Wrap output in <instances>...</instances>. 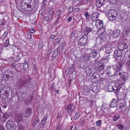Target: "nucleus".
Listing matches in <instances>:
<instances>
[{
	"label": "nucleus",
	"mask_w": 130,
	"mask_h": 130,
	"mask_svg": "<svg viewBox=\"0 0 130 130\" xmlns=\"http://www.w3.org/2000/svg\"><path fill=\"white\" fill-rule=\"evenodd\" d=\"M113 66L114 70H116V71H117L116 72V76L119 77L120 78L118 79L119 80H121L122 82L123 83L125 82L127 78L126 76L122 75V73L119 71V70H122L123 67L121 66V65H120L118 62L116 63L114 65H113Z\"/></svg>",
	"instance_id": "nucleus-1"
},
{
	"label": "nucleus",
	"mask_w": 130,
	"mask_h": 130,
	"mask_svg": "<svg viewBox=\"0 0 130 130\" xmlns=\"http://www.w3.org/2000/svg\"><path fill=\"white\" fill-rule=\"evenodd\" d=\"M34 0H23L21 3L22 9L26 11H29L35 5Z\"/></svg>",
	"instance_id": "nucleus-2"
},
{
	"label": "nucleus",
	"mask_w": 130,
	"mask_h": 130,
	"mask_svg": "<svg viewBox=\"0 0 130 130\" xmlns=\"http://www.w3.org/2000/svg\"><path fill=\"white\" fill-rule=\"evenodd\" d=\"M12 90L8 87H3L1 90L0 95L3 99H6L7 95L8 97L9 95L12 96Z\"/></svg>",
	"instance_id": "nucleus-3"
},
{
	"label": "nucleus",
	"mask_w": 130,
	"mask_h": 130,
	"mask_svg": "<svg viewBox=\"0 0 130 130\" xmlns=\"http://www.w3.org/2000/svg\"><path fill=\"white\" fill-rule=\"evenodd\" d=\"M21 53L16 52H14L12 55V56L8 58L7 59L8 62H18L22 58L20 56Z\"/></svg>",
	"instance_id": "nucleus-4"
},
{
	"label": "nucleus",
	"mask_w": 130,
	"mask_h": 130,
	"mask_svg": "<svg viewBox=\"0 0 130 130\" xmlns=\"http://www.w3.org/2000/svg\"><path fill=\"white\" fill-rule=\"evenodd\" d=\"M6 127L7 130H15L17 126L14 122L12 120H9L7 122Z\"/></svg>",
	"instance_id": "nucleus-5"
},
{
	"label": "nucleus",
	"mask_w": 130,
	"mask_h": 130,
	"mask_svg": "<svg viewBox=\"0 0 130 130\" xmlns=\"http://www.w3.org/2000/svg\"><path fill=\"white\" fill-rule=\"evenodd\" d=\"M12 72L10 70H6L4 73L3 78L6 81L11 79L12 78Z\"/></svg>",
	"instance_id": "nucleus-6"
},
{
	"label": "nucleus",
	"mask_w": 130,
	"mask_h": 130,
	"mask_svg": "<svg viewBox=\"0 0 130 130\" xmlns=\"http://www.w3.org/2000/svg\"><path fill=\"white\" fill-rule=\"evenodd\" d=\"M118 15L117 12L114 9L110 10L108 13V19L111 21H113L115 19Z\"/></svg>",
	"instance_id": "nucleus-7"
},
{
	"label": "nucleus",
	"mask_w": 130,
	"mask_h": 130,
	"mask_svg": "<svg viewBox=\"0 0 130 130\" xmlns=\"http://www.w3.org/2000/svg\"><path fill=\"white\" fill-rule=\"evenodd\" d=\"M107 69H106V70L107 73V74L108 76L109 77H111L113 76L115 74L113 73V72H114V69H113V65H111V64L110 65H107Z\"/></svg>",
	"instance_id": "nucleus-8"
},
{
	"label": "nucleus",
	"mask_w": 130,
	"mask_h": 130,
	"mask_svg": "<svg viewBox=\"0 0 130 130\" xmlns=\"http://www.w3.org/2000/svg\"><path fill=\"white\" fill-rule=\"evenodd\" d=\"M87 38L86 36H83L78 40V44L82 46H85L87 43Z\"/></svg>",
	"instance_id": "nucleus-9"
},
{
	"label": "nucleus",
	"mask_w": 130,
	"mask_h": 130,
	"mask_svg": "<svg viewBox=\"0 0 130 130\" xmlns=\"http://www.w3.org/2000/svg\"><path fill=\"white\" fill-rule=\"evenodd\" d=\"M15 119L18 123L23 120V117L22 112L20 111L16 112Z\"/></svg>",
	"instance_id": "nucleus-10"
},
{
	"label": "nucleus",
	"mask_w": 130,
	"mask_h": 130,
	"mask_svg": "<svg viewBox=\"0 0 130 130\" xmlns=\"http://www.w3.org/2000/svg\"><path fill=\"white\" fill-rule=\"evenodd\" d=\"M94 65V68L97 71H102L104 69L103 65L100 62H97Z\"/></svg>",
	"instance_id": "nucleus-11"
},
{
	"label": "nucleus",
	"mask_w": 130,
	"mask_h": 130,
	"mask_svg": "<svg viewBox=\"0 0 130 130\" xmlns=\"http://www.w3.org/2000/svg\"><path fill=\"white\" fill-rule=\"evenodd\" d=\"M114 57L116 60H119L120 59L122 56V53L120 50H117L115 51L114 53Z\"/></svg>",
	"instance_id": "nucleus-12"
},
{
	"label": "nucleus",
	"mask_w": 130,
	"mask_h": 130,
	"mask_svg": "<svg viewBox=\"0 0 130 130\" xmlns=\"http://www.w3.org/2000/svg\"><path fill=\"white\" fill-rule=\"evenodd\" d=\"M128 45L125 43L121 42L119 43L118 47L119 50L123 51L128 48Z\"/></svg>",
	"instance_id": "nucleus-13"
},
{
	"label": "nucleus",
	"mask_w": 130,
	"mask_h": 130,
	"mask_svg": "<svg viewBox=\"0 0 130 130\" xmlns=\"http://www.w3.org/2000/svg\"><path fill=\"white\" fill-rule=\"evenodd\" d=\"M32 109L31 108H27L23 113V115L25 117H30L31 115Z\"/></svg>",
	"instance_id": "nucleus-14"
},
{
	"label": "nucleus",
	"mask_w": 130,
	"mask_h": 130,
	"mask_svg": "<svg viewBox=\"0 0 130 130\" xmlns=\"http://www.w3.org/2000/svg\"><path fill=\"white\" fill-rule=\"evenodd\" d=\"M95 25L98 29L103 27V22L101 20L97 19L95 22Z\"/></svg>",
	"instance_id": "nucleus-15"
},
{
	"label": "nucleus",
	"mask_w": 130,
	"mask_h": 130,
	"mask_svg": "<svg viewBox=\"0 0 130 130\" xmlns=\"http://www.w3.org/2000/svg\"><path fill=\"white\" fill-rule=\"evenodd\" d=\"M99 13L98 12H95L94 13L91 15V20L92 22L93 23L97 20V19L99 16Z\"/></svg>",
	"instance_id": "nucleus-16"
},
{
	"label": "nucleus",
	"mask_w": 130,
	"mask_h": 130,
	"mask_svg": "<svg viewBox=\"0 0 130 130\" xmlns=\"http://www.w3.org/2000/svg\"><path fill=\"white\" fill-rule=\"evenodd\" d=\"M120 30L119 29H116L112 33V35L113 38H117L120 36Z\"/></svg>",
	"instance_id": "nucleus-17"
},
{
	"label": "nucleus",
	"mask_w": 130,
	"mask_h": 130,
	"mask_svg": "<svg viewBox=\"0 0 130 130\" xmlns=\"http://www.w3.org/2000/svg\"><path fill=\"white\" fill-rule=\"evenodd\" d=\"M95 5L96 7L98 8L101 7V10L103 12H105L106 11V8H104V6L102 5L101 3L98 0L96 2Z\"/></svg>",
	"instance_id": "nucleus-18"
},
{
	"label": "nucleus",
	"mask_w": 130,
	"mask_h": 130,
	"mask_svg": "<svg viewBox=\"0 0 130 130\" xmlns=\"http://www.w3.org/2000/svg\"><path fill=\"white\" fill-rule=\"evenodd\" d=\"M119 102L117 100L115 99H113L110 105V107H115L118 105Z\"/></svg>",
	"instance_id": "nucleus-19"
},
{
	"label": "nucleus",
	"mask_w": 130,
	"mask_h": 130,
	"mask_svg": "<svg viewBox=\"0 0 130 130\" xmlns=\"http://www.w3.org/2000/svg\"><path fill=\"white\" fill-rule=\"evenodd\" d=\"M115 92L116 93V94L117 95L118 99L119 101L123 100L124 98V93L120 92L119 90H118V91Z\"/></svg>",
	"instance_id": "nucleus-20"
},
{
	"label": "nucleus",
	"mask_w": 130,
	"mask_h": 130,
	"mask_svg": "<svg viewBox=\"0 0 130 130\" xmlns=\"http://www.w3.org/2000/svg\"><path fill=\"white\" fill-rule=\"evenodd\" d=\"M24 85V80L22 79L18 80L16 84L18 89L21 88Z\"/></svg>",
	"instance_id": "nucleus-21"
},
{
	"label": "nucleus",
	"mask_w": 130,
	"mask_h": 130,
	"mask_svg": "<svg viewBox=\"0 0 130 130\" xmlns=\"http://www.w3.org/2000/svg\"><path fill=\"white\" fill-rule=\"evenodd\" d=\"M92 30V28L91 27H86L84 30V33L85 35H87L88 34L91 32Z\"/></svg>",
	"instance_id": "nucleus-22"
},
{
	"label": "nucleus",
	"mask_w": 130,
	"mask_h": 130,
	"mask_svg": "<svg viewBox=\"0 0 130 130\" xmlns=\"http://www.w3.org/2000/svg\"><path fill=\"white\" fill-rule=\"evenodd\" d=\"M58 55V51L57 50H55L53 52L52 54L51 60L53 61L57 57Z\"/></svg>",
	"instance_id": "nucleus-23"
},
{
	"label": "nucleus",
	"mask_w": 130,
	"mask_h": 130,
	"mask_svg": "<svg viewBox=\"0 0 130 130\" xmlns=\"http://www.w3.org/2000/svg\"><path fill=\"white\" fill-rule=\"evenodd\" d=\"M47 115H45L44 117L41 122V123L42 124L41 125L43 128L45 125V124L47 120Z\"/></svg>",
	"instance_id": "nucleus-24"
},
{
	"label": "nucleus",
	"mask_w": 130,
	"mask_h": 130,
	"mask_svg": "<svg viewBox=\"0 0 130 130\" xmlns=\"http://www.w3.org/2000/svg\"><path fill=\"white\" fill-rule=\"evenodd\" d=\"M106 65L111 64L112 61L110 55L107 56L106 57Z\"/></svg>",
	"instance_id": "nucleus-25"
},
{
	"label": "nucleus",
	"mask_w": 130,
	"mask_h": 130,
	"mask_svg": "<svg viewBox=\"0 0 130 130\" xmlns=\"http://www.w3.org/2000/svg\"><path fill=\"white\" fill-rule=\"evenodd\" d=\"M23 68L24 71L25 72L27 71L28 70V64L26 61H25L24 63H23Z\"/></svg>",
	"instance_id": "nucleus-26"
},
{
	"label": "nucleus",
	"mask_w": 130,
	"mask_h": 130,
	"mask_svg": "<svg viewBox=\"0 0 130 130\" xmlns=\"http://www.w3.org/2000/svg\"><path fill=\"white\" fill-rule=\"evenodd\" d=\"M67 111L68 113H72L73 111L74 108L73 107L72 104H70L67 108Z\"/></svg>",
	"instance_id": "nucleus-27"
},
{
	"label": "nucleus",
	"mask_w": 130,
	"mask_h": 130,
	"mask_svg": "<svg viewBox=\"0 0 130 130\" xmlns=\"http://www.w3.org/2000/svg\"><path fill=\"white\" fill-rule=\"evenodd\" d=\"M126 106V103H124L123 104H121L119 107L120 109L123 111H125L127 109Z\"/></svg>",
	"instance_id": "nucleus-28"
},
{
	"label": "nucleus",
	"mask_w": 130,
	"mask_h": 130,
	"mask_svg": "<svg viewBox=\"0 0 130 130\" xmlns=\"http://www.w3.org/2000/svg\"><path fill=\"white\" fill-rule=\"evenodd\" d=\"M111 44H109V47H106V53L109 54L112 52V49L111 47Z\"/></svg>",
	"instance_id": "nucleus-29"
},
{
	"label": "nucleus",
	"mask_w": 130,
	"mask_h": 130,
	"mask_svg": "<svg viewBox=\"0 0 130 130\" xmlns=\"http://www.w3.org/2000/svg\"><path fill=\"white\" fill-rule=\"evenodd\" d=\"M89 56L88 54H85L83 56V59L86 61H88L90 60Z\"/></svg>",
	"instance_id": "nucleus-30"
},
{
	"label": "nucleus",
	"mask_w": 130,
	"mask_h": 130,
	"mask_svg": "<svg viewBox=\"0 0 130 130\" xmlns=\"http://www.w3.org/2000/svg\"><path fill=\"white\" fill-rule=\"evenodd\" d=\"M73 8L72 7L70 6L67 10V15H69L71 14L73 12Z\"/></svg>",
	"instance_id": "nucleus-31"
},
{
	"label": "nucleus",
	"mask_w": 130,
	"mask_h": 130,
	"mask_svg": "<svg viewBox=\"0 0 130 130\" xmlns=\"http://www.w3.org/2000/svg\"><path fill=\"white\" fill-rule=\"evenodd\" d=\"M34 97L33 94H31V96L28 97L27 98V102L28 103L31 102L32 100L34 99Z\"/></svg>",
	"instance_id": "nucleus-32"
},
{
	"label": "nucleus",
	"mask_w": 130,
	"mask_h": 130,
	"mask_svg": "<svg viewBox=\"0 0 130 130\" xmlns=\"http://www.w3.org/2000/svg\"><path fill=\"white\" fill-rule=\"evenodd\" d=\"M108 89L110 91H113L115 90L113 87L112 86V84H110L108 86Z\"/></svg>",
	"instance_id": "nucleus-33"
},
{
	"label": "nucleus",
	"mask_w": 130,
	"mask_h": 130,
	"mask_svg": "<svg viewBox=\"0 0 130 130\" xmlns=\"http://www.w3.org/2000/svg\"><path fill=\"white\" fill-rule=\"evenodd\" d=\"M52 18L49 15L44 16L43 18V20L44 21H48L52 19Z\"/></svg>",
	"instance_id": "nucleus-34"
},
{
	"label": "nucleus",
	"mask_w": 130,
	"mask_h": 130,
	"mask_svg": "<svg viewBox=\"0 0 130 130\" xmlns=\"http://www.w3.org/2000/svg\"><path fill=\"white\" fill-rule=\"evenodd\" d=\"M100 43H103L105 42L106 41V36H102L100 38Z\"/></svg>",
	"instance_id": "nucleus-35"
},
{
	"label": "nucleus",
	"mask_w": 130,
	"mask_h": 130,
	"mask_svg": "<svg viewBox=\"0 0 130 130\" xmlns=\"http://www.w3.org/2000/svg\"><path fill=\"white\" fill-rule=\"evenodd\" d=\"M97 54V52L95 50H92L90 53V55L92 56L95 57Z\"/></svg>",
	"instance_id": "nucleus-36"
},
{
	"label": "nucleus",
	"mask_w": 130,
	"mask_h": 130,
	"mask_svg": "<svg viewBox=\"0 0 130 130\" xmlns=\"http://www.w3.org/2000/svg\"><path fill=\"white\" fill-rule=\"evenodd\" d=\"M120 116L119 115H116L114 116L113 118V120L116 121L120 118Z\"/></svg>",
	"instance_id": "nucleus-37"
},
{
	"label": "nucleus",
	"mask_w": 130,
	"mask_h": 130,
	"mask_svg": "<svg viewBox=\"0 0 130 130\" xmlns=\"http://www.w3.org/2000/svg\"><path fill=\"white\" fill-rule=\"evenodd\" d=\"M17 130H25V126L22 125H20L18 127Z\"/></svg>",
	"instance_id": "nucleus-38"
},
{
	"label": "nucleus",
	"mask_w": 130,
	"mask_h": 130,
	"mask_svg": "<svg viewBox=\"0 0 130 130\" xmlns=\"http://www.w3.org/2000/svg\"><path fill=\"white\" fill-rule=\"evenodd\" d=\"M39 119L38 116H37L36 117L35 119L34 120V122H33V125L34 126L38 122H39Z\"/></svg>",
	"instance_id": "nucleus-39"
},
{
	"label": "nucleus",
	"mask_w": 130,
	"mask_h": 130,
	"mask_svg": "<svg viewBox=\"0 0 130 130\" xmlns=\"http://www.w3.org/2000/svg\"><path fill=\"white\" fill-rule=\"evenodd\" d=\"M84 14L86 19L87 20H89L90 16V14H89L88 13L87 11H86L84 12Z\"/></svg>",
	"instance_id": "nucleus-40"
},
{
	"label": "nucleus",
	"mask_w": 130,
	"mask_h": 130,
	"mask_svg": "<svg viewBox=\"0 0 130 130\" xmlns=\"http://www.w3.org/2000/svg\"><path fill=\"white\" fill-rule=\"evenodd\" d=\"M112 33V31L108 29L106 31V35L108 36V38L109 39V38H110V37L111 36V33Z\"/></svg>",
	"instance_id": "nucleus-41"
},
{
	"label": "nucleus",
	"mask_w": 130,
	"mask_h": 130,
	"mask_svg": "<svg viewBox=\"0 0 130 130\" xmlns=\"http://www.w3.org/2000/svg\"><path fill=\"white\" fill-rule=\"evenodd\" d=\"M56 15L57 16L62 15V11L61 10L58 9L57 10L56 12Z\"/></svg>",
	"instance_id": "nucleus-42"
},
{
	"label": "nucleus",
	"mask_w": 130,
	"mask_h": 130,
	"mask_svg": "<svg viewBox=\"0 0 130 130\" xmlns=\"http://www.w3.org/2000/svg\"><path fill=\"white\" fill-rule=\"evenodd\" d=\"M57 16L58 17L55 20V22L56 23H58V22L61 19V20L62 19V15H60L59 16Z\"/></svg>",
	"instance_id": "nucleus-43"
},
{
	"label": "nucleus",
	"mask_w": 130,
	"mask_h": 130,
	"mask_svg": "<svg viewBox=\"0 0 130 130\" xmlns=\"http://www.w3.org/2000/svg\"><path fill=\"white\" fill-rule=\"evenodd\" d=\"M79 113L78 112H76L74 117V120H77L79 118Z\"/></svg>",
	"instance_id": "nucleus-44"
},
{
	"label": "nucleus",
	"mask_w": 130,
	"mask_h": 130,
	"mask_svg": "<svg viewBox=\"0 0 130 130\" xmlns=\"http://www.w3.org/2000/svg\"><path fill=\"white\" fill-rule=\"evenodd\" d=\"M9 45V40L8 39H7L5 41V43H4L3 47H6L8 46Z\"/></svg>",
	"instance_id": "nucleus-45"
},
{
	"label": "nucleus",
	"mask_w": 130,
	"mask_h": 130,
	"mask_svg": "<svg viewBox=\"0 0 130 130\" xmlns=\"http://www.w3.org/2000/svg\"><path fill=\"white\" fill-rule=\"evenodd\" d=\"M98 29L99 30V32L100 31V34L101 35L104 33L105 31V28H104L103 27L100 28Z\"/></svg>",
	"instance_id": "nucleus-46"
},
{
	"label": "nucleus",
	"mask_w": 130,
	"mask_h": 130,
	"mask_svg": "<svg viewBox=\"0 0 130 130\" xmlns=\"http://www.w3.org/2000/svg\"><path fill=\"white\" fill-rule=\"evenodd\" d=\"M86 72H87L88 74L90 75L91 74L93 73V71L90 68H89L87 70Z\"/></svg>",
	"instance_id": "nucleus-47"
},
{
	"label": "nucleus",
	"mask_w": 130,
	"mask_h": 130,
	"mask_svg": "<svg viewBox=\"0 0 130 130\" xmlns=\"http://www.w3.org/2000/svg\"><path fill=\"white\" fill-rule=\"evenodd\" d=\"M54 83L53 82L52 83L50 88V90H51L52 91H53L54 90Z\"/></svg>",
	"instance_id": "nucleus-48"
},
{
	"label": "nucleus",
	"mask_w": 130,
	"mask_h": 130,
	"mask_svg": "<svg viewBox=\"0 0 130 130\" xmlns=\"http://www.w3.org/2000/svg\"><path fill=\"white\" fill-rule=\"evenodd\" d=\"M48 13L50 15L49 16L52 18L54 13V11L52 10H50L48 11Z\"/></svg>",
	"instance_id": "nucleus-49"
},
{
	"label": "nucleus",
	"mask_w": 130,
	"mask_h": 130,
	"mask_svg": "<svg viewBox=\"0 0 130 130\" xmlns=\"http://www.w3.org/2000/svg\"><path fill=\"white\" fill-rule=\"evenodd\" d=\"M9 117V115L6 113H5L3 114V118H4V119H5V120L7 119Z\"/></svg>",
	"instance_id": "nucleus-50"
},
{
	"label": "nucleus",
	"mask_w": 130,
	"mask_h": 130,
	"mask_svg": "<svg viewBox=\"0 0 130 130\" xmlns=\"http://www.w3.org/2000/svg\"><path fill=\"white\" fill-rule=\"evenodd\" d=\"M38 46V48L39 49H41L44 46V45L41 42L39 43Z\"/></svg>",
	"instance_id": "nucleus-51"
},
{
	"label": "nucleus",
	"mask_w": 130,
	"mask_h": 130,
	"mask_svg": "<svg viewBox=\"0 0 130 130\" xmlns=\"http://www.w3.org/2000/svg\"><path fill=\"white\" fill-rule=\"evenodd\" d=\"M61 40V39L60 38H58L57 39H55L54 43L55 44H58L60 42Z\"/></svg>",
	"instance_id": "nucleus-52"
},
{
	"label": "nucleus",
	"mask_w": 130,
	"mask_h": 130,
	"mask_svg": "<svg viewBox=\"0 0 130 130\" xmlns=\"http://www.w3.org/2000/svg\"><path fill=\"white\" fill-rule=\"evenodd\" d=\"M79 65L80 67L83 68H84L85 66L84 62L83 61H81Z\"/></svg>",
	"instance_id": "nucleus-53"
},
{
	"label": "nucleus",
	"mask_w": 130,
	"mask_h": 130,
	"mask_svg": "<svg viewBox=\"0 0 130 130\" xmlns=\"http://www.w3.org/2000/svg\"><path fill=\"white\" fill-rule=\"evenodd\" d=\"M8 34V32L7 31H6L3 35V37L4 39H5L7 37V35Z\"/></svg>",
	"instance_id": "nucleus-54"
},
{
	"label": "nucleus",
	"mask_w": 130,
	"mask_h": 130,
	"mask_svg": "<svg viewBox=\"0 0 130 130\" xmlns=\"http://www.w3.org/2000/svg\"><path fill=\"white\" fill-rule=\"evenodd\" d=\"M95 74L94 73L93 76H94V78L98 79V78H100V75L98 73H96V74L95 75Z\"/></svg>",
	"instance_id": "nucleus-55"
},
{
	"label": "nucleus",
	"mask_w": 130,
	"mask_h": 130,
	"mask_svg": "<svg viewBox=\"0 0 130 130\" xmlns=\"http://www.w3.org/2000/svg\"><path fill=\"white\" fill-rule=\"evenodd\" d=\"M35 31V30L32 28L28 30L27 31L28 32H29L31 33H33Z\"/></svg>",
	"instance_id": "nucleus-56"
},
{
	"label": "nucleus",
	"mask_w": 130,
	"mask_h": 130,
	"mask_svg": "<svg viewBox=\"0 0 130 130\" xmlns=\"http://www.w3.org/2000/svg\"><path fill=\"white\" fill-rule=\"evenodd\" d=\"M119 64H120V65H121V66L123 67V64L124 63L125 61L124 60H122L120 61L119 62H118Z\"/></svg>",
	"instance_id": "nucleus-57"
},
{
	"label": "nucleus",
	"mask_w": 130,
	"mask_h": 130,
	"mask_svg": "<svg viewBox=\"0 0 130 130\" xmlns=\"http://www.w3.org/2000/svg\"><path fill=\"white\" fill-rule=\"evenodd\" d=\"M81 1L83 5L88 3V0H81Z\"/></svg>",
	"instance_id": "nucleus-58"
},
{
	"label": "nucleus",
	"mask_w": 130,
	"mask_h": 130,
	"mask_svg": "<svg viewBox=\"0 0 130 130\" xmlns=\"http://www.w3.org/2000/svg\"><path fill=\"white\" fill-rule=\"evenodd\" d=\"M83 5L82 4V3L80 1L75 6H80Z\"/></svg>",
	"instance_id": "nucleus-59"
},
{
	"label": "nucleus",
	"mask_w": 130,
	"mask_h": 130,
	"mask_svg": "<svg viewBox=\"0 0 130 130\" xmlns=\"http://www.w3.org/2000/svg\"><path fill=\"white\" fill-rule=\"evenodd\" d=\"M110 3L112 4H115L116 3L115 0H108Z\"/></svg>",
	"instance_id": "nucleus-60"
},
{
	"label": "nucleus",
	"mask_w": 130,
	"mask_h": 130,
	"mask_svg": "<svg viewBox=\"0 0 130 130\" xmlns=\"http://www.w3.org/2000/svg\"><path fill=\"white\" fill-rule=\"evenodd\" d=\"M126 66L130 68V59L126 63Z\"/></svg>",
	"instance_id": "nucleus-61"
},
{
	"label": "nucleus",
	"mask_w": 130,
	"mask_h": 130,
	"mask_svg": "<svg viewBox=\"0 0 130 130\" xmlns=\"http://www.w3.org/2000/svg\"><path fill=\"white\" fill-rule=\"evenodd\" d=\"M72 17L70 16L67 19V21L68 22H70L72 20Z\"/></svg>",
	"instance_id": "nucleus-62"
},
{
	"label": "nucleus",
	"mask_w": 130,
	"mask_h": 130,
	"mask_svg": "<svg viewBox=\"0 0 130 130\" xmlns=\"http://www.w3.org/2000/svg\"><path fill=\"white\" fill-rule=\"evenodd\" d=\"M27 37L28 39H32V36L30 34H27Z\"/></svg>",
	"instance_id": "nucleus-63"
},
{
	"label": "nucleus",
	"mask_w": 130,
	"mask_h": 130,
	"mask_svg": "<svg viewBox=\"0 0 130 130\" xmlns=\"http://www.w3.org/2000/svg\"><path fill=\"white\" fill-rule=\"evenodd\" d=\"M101 124V121L100 120H98L97 121L96 123L97 126H100Z\"/></svg>",
	"instance_id": "nucleus-64"
}]
</instances>
